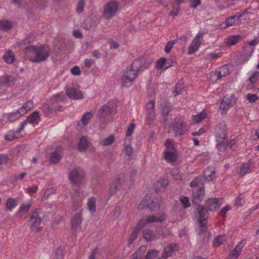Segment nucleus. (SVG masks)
<instances>
[{
	"instance_id": "1",
	"label": "nucleus",
	"mask_w": 259,
	"mask_h": 259,
	"mask_svg": "<svg viewBox=\"0 0 259 259\" xmlns=\"http://www.w3.org/2000/svg\"><path fill=\"white\" fill-rule=\"evenodd\" d=\"M223 200L222 198H210L206 200L205 205L199 206L198 207L197 220L199 223L201 231L204 230L206 227L207 215L205 209L209 211H214L220 207L223 204Z\"/></svg>"
},
{
	"instance_id": "2",
	"label": "nucleus",
	"mask_w": 259,
	"mask_h": 259,
	"mask_svg": "<svg viewBox=\"0 0 259 259\" xmlns=\"http://www.w3.org/2000/svg\"><path fill=\"white\" fill-rule=\"evenodd\" d=\"M26 53L29 54V60L33 63L45 61L50 54V49L44 46L31 45L26 49Z\"/></svg>"
},
{
	"instance_id": "3",
	"label": "nucleus",
	"mask_w": 259,
	"mask_h": 259,
	"mask_svg": "<svg viewBox=\"0 0 259 259\" xmlns=\"http://www.w3.org/2000/svg\"><path fill=\"white\" fill-rule=\"evenodd\" d=\"M215 137L217 141V148L220 151L224 150L227 145L226 125L222 122L215 130Z\"/></svg>"
},
{
	"instance_id": "4",
	"label": "nucleus",
	"mask_w": 259,
	"mask_h": 259,
	"mask_svg": "<svg viewBox=\"0 0 259 259\" xmlns=\"http://www.w3.org/2000/svg\"><path fill=\"white\" fill-rule=\"evenodd\" d=\"M166 215L163 213L157 216L151 215L143 218L138 223L137 226V228L136 230L133 231V234L134 236L136 237L141 229L146 225L157 222H162L166 219Z\"/></svg>"
},
{
	"instance_id": "5",
	"label": "nucleus",
	"mask_w": 259,
	"mask_h": 259,
	"mask_svg": "<svg viewBox=\"0 0 259 259\" xmlns=\"http://www.w3.org/2000/svg\"><path fill=\"white\" fill-rule=\"evenodd\" d=\"M119 4L117 1H111L107 3L104 6L103 17L107 20L114 17L118 9Z\"/></svg>"
},
{
	"instance_id": "6",
	"label": "nucleus",
	"mask_w": 259,
	"mask_h": 259,
	"mask_svg": "<svg viewBox=\"0 0 259 259\" xmlns=\"http://www.w3.org/2000/svg\"><path fill=\"white\" fill-rule=\"evenodd\" d=\"M148 65H144L140 59L135 60L131 67V81L134 80L138 75L139 72H142L148 67Z\"/></svg>"
},
{
	"instance_id": "7",
	"label": "nucleus",
	"mask_w": 259,
	"mask_h": 259,
	"mask_svg": "<svg viewBox=\"0 0 259 259\" xmlns=\"http://www.w3.org/2000/svg\"><path fill=\"white\" fill-rule=\"evenodd\" d=\"M41 212V209L40 208H37L32 212L30 217V220H34L30 226V229L33 230L36 228V233L40 232L42 229V227H38L42 222V218L40 216Z\"/></svg>"
},
{
	"instance_id": "8",
	"label": "nucleus",
	"mask_w": 259,
	"mask_h": 259,
	"mask_svg": "<svg viewBox=\"0 0 259 259\" xmlns=\"http://www.w3.org/2000/svg\"><path fill=\"white\" fill-rule=\"evenodd\" d=\"M84 177V174L80 168L72 169L69 174V179L73 185L81 184Z\"/></svg>"
},
{
	"instance_id": "9",
	"label": "nucleus",
	"mask_w": 259,
	"mask_h": 259,
	"mask_svg": "<svg viewBox=\"0 0 259 259\" xmlns=\"http://www.w3.org/2000/svg\"><path fill=\"white\" fill-rule=\"evenodd\" d=\"M204 36V33L200 31L192 40L190 46L188 48V54L191 55L198 50L200 46Z\"/></svg>"
},
{
	"instance_id": "10",
	"label": "nucleus",
	"mask_w": 259,
	"mask_h": 259,
	"mask_svg": "<svg viewBox=\"0 0 259 259\" xmlns=\"http://www.w3.org/2000/svg\"><path fill=\"white\" fill-rule=\"evenodd\" d=\"M236 102V98L232 94L227 95L223 99L220 106V110L222 114L225 113Z\"/></svg>"
},
{
	"instance_id": "11",
	"label": "nucleus",
	"mask_w": 259,
	"mask_h": 259,
	"mask_svg": "<svg viewBox=\"0 0 259 259\" xmlns=\"http://www.w3.org/2000/svg\"><path fill=\"white\" fill-rule=\"evenodd\" d=\"M246 14V12L244 11L242 13H236L235 15L231 16L226 20L225 22V26H223V27L226 28L239 25L241 23L243 17H245Z\"/></svg>"
},
{
	"instance_id": "12",
	"label": "nucleus",
	"mask_w": 259,
	"mask_h": 259,
	"mask_svg": "<svg viewBox=\"0 0 259 259\" xmlns=\"http://www.w3.org/2000/svg\"><path fill=\"white\" fill-rule=\"evenodd\" d=\"M172 130L177 135H182L185 134L188 131V127L184 124L182 118H179L176 119L172 124Z\"/></svg>"
},
{
	"instance_id": "13",
	"label": "nucleus",
	"mask_w": 259,
	"mask_h": 259,
	"mask_svg": "<svg viewBox=\"0 0 259 259\" xmlns=\"http://www.w3.org/2000/svg\"><path fill=\"white\" fill-rule=\"evenodd\" d=\"M113 112V109L110 106L109 103L103 105L98 110L97 117L100 119H105L110 116Z\"/></svg>"
},
{
	"instance_id": "14",
	"label": "nucleus",
	"mask_w": 259,
	"mask_h": 259,
	"mask_svg": "<svg viewBox=\"0 0 259 259\" xmlns=\"http://www.w3.org/2000/svg\"><path fill=\"white\" fill-rule=\"evenodd\" d=\"M147 206L152 210H155L160 207L159 203H155L151 200L150 196L147 195L140 204V207L143 208Z\"/></svg>"
},
{
	"instance_id": "15",
	"label": "nucleus",
	"mask_w": 259,
	"mask_h": 259,
	"mask_svg": "<svg viewBox=\"0 0 259 259\" xmlns=\"http://www.w3.org/2000/svg\"><path fill=\"white\" fill-rule=\"evenodd\" d=\"M26 124V121L21 122L20 127L17 131H11L6 135L5 138L8 141H12L21 137V132Z\"/></svg>"
},
{
	"instance_id": "16",
	"label": "nucleus",
	"mask_w": 259,
	"mask_h": 259,
	"mask_svg": "<svg viewBox=\"0 0 259 259\" xmlns=\"http://www.w3.org/2000/svg\"><path fill=\"white\" fill-rule=\"evenodd\" d=\"M66 94L69 98L74 100L81 99L83 97L82 92L75 88L68 89L66 91Z\"/></svg>"
},
{
	"instance_id": "17",
	"label": "nucleus",
	"mask_w": 259,
	"mask_h": 259,
	"mask_svg": "<svg viewBox=\"0 0 259 259\" xmlns=\"http://www.w3.org/2000/svg\"><path fill=\"white\" fill-rule=\"evenodd\" d=\"M155 102L154 101H151L146 104V110L147 111V115L146 120L149 123L152 120L155 115L154 109Z\"/></svg>"
},
{
	"instance_id": "18",
	"label": "nucleus",
	"mask_w": 259,
	"mask_h": 259,
	"mask_svg": "<svg viewBox=\"0 0 259 259\" xmlns=\"http://www.w3.org/2000/svg\"><path fill=\"white\" fill-rule=\"evenodd\" d=\"M204 196V190L203 188H200L199 190L195 189L193 192L192 201L195 204L200 203Z\"/></svg>"
},
{
	"instance_id": "19",
	"label": "nucleus",
	"mask_w": 259,
	"mask_h": 259,
	"mask_svg": "<svg viewBox=\"0 0 259 259\" xmlns=\"http://www.w3.org/2000/svg\"><path fill=\"white\" fill-rule=\"evenodd\" d=\"M243 247V242L240 241L238 243L236 247L230 251L228 256L227 259H237Z\"/></svg>"
},
{
	"instance_id": "20",
	"label": "nucleus",
	"mask_w": 259,
	"mask_h": 259,
	"mask_svg": "<svg viewBox=\"0 0 259 259\" xmlns=\"http://www.w3.org/2000/svg\"><path fill=\"white\" fill-rule=\"evenodd\" d=\"M61 108V106L60 105L51 107L47 103H44L41 106V109L46 116H50L54 111L60 110Z\"/></svg>"
},
{
	"instance_id": "21",
	"label": "nucleus",
	"mask_w": 259,
	"mask_h": 259,
	"mask_svg": "<svg viewBox=\"0 0 259 259\" xmlns=\"http://www.w3.org/2000/svg\"><path fill=\"white\" fill-rule=\"evenodd\" d=\"M178 249V246L175 244H170L164 249L163 256L166 258L171 256Z\"/></svg>"
},
{
	"instance_id": "22",
	"label": "nucleus",
	"mask_w": 259,
	"mask_h": 259,
	"mask_svg": "<svg viewBox=\"0 0 259 259\" xmlns=\"http://www.w3.org/2000/svg\"><path fill=\"white\" fill-rule=\"evenodd\" d=\"M120 83L122 88H128L130 85V71L126 69L121 76Z\"/></svg>"
},
{
	"instance_id": "23",
	"label": "nucleus",
	"mask_w": 259,
	"mask_h": 259,
	"mask_svg": "<svg viewBox=\"0 0 259 259\" xmlns=\"http://www.w3.org/2000/svg\"><path fill=\"white\" fill-rule=\"evenodd\" d=\"M251 164V162L250 161L242 164L239 167V175L241 176H244L250 172L252 168Z\"/></svg>"
},
{
	"instance_id": "24",
	"label": "nucleus",
	"mask_w": 259,
	"mask_h": 259,
	"mask_svg": "<svg viewBox=\"0 0 259 259\" xmlns=\"http://www.w3.org/2000/svg\"><path fill=\"white\" fill-rule=\"evenodd\" d=\"M121 187V183L119 178L117 179V180L113 183V184L110 186L109 189V193L110 194V196H112L115 195L118 189Z\"/></svg>"
},
{
	"instance_id": "25",
	"label": "nucleus",
	"mask_w": 259,
	"mask_h": 259,
	"mask_svg": "<svg viewBox=\"0 0 259 259\" xmlns=\"http://www.w3.org/2000/svg\"><path fill=\"white\" fill-rule=\"evenodd\" d=\"M204 180L207 181H212L215 177V172L213 168H208L203 172Z\"/></svg>"
},
{
	"instance_id": "26",
	"label": "nucleus",
	"mask_w": 259,
	"mask_h": 259,
	"mask_svg": "<svg viewBox=\"0 0 259 259\" xmlns=\"http://www.w3.org/2000/svg\"><path fill=\"white\" fill-rule=\"evenodd\" d=\"M16 80V78L11 75H4L0 78V81L4 85H11L14 84Z\"/></svg>"
},
{
	"instance_id": "27",
	"label": "nucleus",
	"mask_w": 259,
	"mask_h": 259,
	"mask_svg": "<svg viewBox=\"0 0 259 259\" xmlns=\"http://www.w3.org/2000/svg\"><path fill=\"white\" fill-rule=\"evenodd\" d=\"M143 237L147 241H152L156 238L157 237L154 232L150 230H145L143 231Z\"/></svg>"
},
{
	"instance_id": "28",
	"label": "nucleus",
	"mask_w": 259,
	"mask_h": 259,
	"mask_svg": "<svg viewBox=\"0 0 259 259\" xmlns=\"http://www.w3.org/2000/svg\"><path fill=\"white\" fill-rule=\"evenodd\" d=\"M33 106V103L32 101L30 100L27 101L24 105L21 107L19 110V113L23 115L25 114L28 110L31 109Z\"/></svg>"
},
{
	"instance_id": "29",
	"label": "nucleus",
	"mask_w": 259,
	"mask_h": 259,
	"mask_svg": "<svg viewBox=\"0 0 259 259\" xmlns=\"http://www.w3.org/2000/svg\"><path fill=\"white\" fill-rule=\"evenodd\" d=\"M171 65L167 63L166 60L165 58H161L156 63V68L160 70H165Z\"/></svg>"
},
{
	"instance_id": "30",
	"label": "nucleus",
	"mask_w": 259,
	"mask_h": 259,
	"mask_svg": "<svg viewBox=\"0 0 259 259\" xmlns=\"http://www.w3.org/2000/svg\"><path fill=\"white\" fill-rule=\"evenodd\" d=\"M39 113L38 111H35L32 113L31 116L27 118L26 120V123L29 122L31 124L37 123L39 120Z\"/></svg>"
},
{
	"instance_id": "31",
	"label": "nucleus",
	"mask_w": 259,
	"mask_h": 259,
	"mask_svg": "<svg viewBox=\"0 0 259 259\" xmlns=\"http://www.w3.org/2000/svg\"><path fill=\"white\" fill-rule=\"evenodd\" d=\"M81 222L82 218L81 215L79 213L75 214L71 221L72 228H76L80 225Z\"/></svg>"
},
{
	"instance_id": "32",
	"label": "nucleus",
	"mask_w": 259,
	"mask_h": 259,
	"mask_svg": "<svg viewBox=\"0 0 259 259\" xmlns=\"http://www.w3.org/2000/svg\"><path fill=\"white\" fill-rule=\"evenodd\" d=\"M3 58L7 63L11 64L14 62L15 56L13 51L9 50L6 52Z\"/></svg>"
},
{
	"instance_id": "33",
	"label": "nucleus",
	"mask_w": 259,
	"mask_h": 259,
	"mask_svg": "<svg viewBox=\"0 0 259 259\" xmlns=\"http://www.w3.org/2000/svg\"><path fill=\"white\" fill-rule=\"evenodd\" d=\"M13 26V23L11 21L7 20H3L0 21V29L3 31H7L10 29Z\"/></svg>"
},
{
	"instance_id": "34",
	"label": "nucleus",
	"mask_w": 259,
	"mask_h": 259,
	"mask_svg": "<svg viewBox=\"0 0 259 259\" xmlns=\"http://www.w3.org/2000/svg\"><path fill=\"white\" fill-rule=\"evenodd\" d=\"M222 55V53L221 52H212L206 54L204 57V59L205 60L211 61L221 57Z\"/></svg>"
},
{
	"instance_id": "35",
	"label": "nucleus",
	"mask_w": 259,
	"mask_h": 259,
	"mask_svg": "<svg viewBox=\"0 0 259 259\" xmlns=\"http://www.w3.org/2000/svg\"><path fill=\"white\" fill-rule=\"evenodd\" d=\"M226 240V237L225 234H221L216 237L213 241V244L215 247H219L222 245Z\"/></svg>"
},
{
	"instance_id": "36",
	"label": "nucleus",
	"mask_w": 259,
	"mask_h": 259,
	"mask_svg": "<svg viewBox=\"0 0 259 259\" xmlns=\"http://www.w3.org/2000/svg\"><path fill=\"white\" fill-rule=\"evenodd\" d=\"M18 204L16 199L10 198L7 200L6 203V209L8 210H11L13 208H15Z\"/></svg>"
},
{
	"instance_id": "37",
	"label": "nucleus",
	"mask_w": 259,
	"mask_h": 259,
	"mask_svg": "<svg viewBox=\"0 0 259 259\" xmlns=\"http://www.w3.org/2000/svg\"><path fill=\"white\" fill-rule=\"evenodd\" d=\"M171 151V150L165 151L164 152V158L168 162L175 161L177 159V156L176 154L173 151Z\"/></svg>"
},
{
	"instance_id": "38",
	"label": "nucleus",
	"mask_w": 259,
	"mask_h": 259,
	"mask_svg": "<svg viewBox=\"0 0 259 259\" xmlns=\"http://www.w3.org/2000/svg\"><path fill=\"white\" fill-rule=\"evenodd\" d=\"M89 146L88 142L87 139L84 137L80 138L78 144V149L80 151H85Z\"/></svg>"
},
{
	"instance_id": "39",
	"label": "nucleus",
	"mask_w": 259,
	"mask_h": 259,
	"mask_svg": "<svg viewBox=\"0 0 259 259\" xmlns=\"http://www.w3.org/2000/svg\"><path fill=\"white\" fill-rule=\"evenodd\" d=\"M217 70L221 77H225L230 74L229 66L227 65L221 66Z\"/></svg>"
},
{
	"instance_id": "40",
	"label": "nucleus",
	"mask_w": 259,
	"mask_h": 259,
	"mask_svg": "<svg viewBox=\"0 0 259 259\" xmlns=\"http://www.w3.org/2000/svg\"><path fill=\"white\" fill-rule=\"evenodd\" d=\"M61 158L60 153L58 151H55L50 155V161L53 163H57Z\"/></svg>"
},
{
	"instance_id": "41",
	"label": "nucleus",
	"mask_w": 259,
	"mask_h": 259,
	"mask_svg": "<svg viewBox=\"0 0 259 259\" xmlns=\"http://www.w3.org/2000/svg\"><path fill=\"white\" fill-rule=\"evenodd\" d=\"M88 207L91 212H95L96 210V199L94 197L90 198L88 202Z\"/></svg>"
},
{
	"instance_id": "42",
	"label": "nucleus",
	"mask_w": 259,
	"mask_h": 259,
	"mask_svg": "<svg viewBox=\"0 0 259 259\" xmlns=\"http://www.w3.org/2000/svg\"><path fill=\"white\" fill-rule=\"evenodd\" d=\"M240 38V35L230 36L226 39V42L228 45H234L239 41Z\"/></svg>"
},
{
	"instance_id": "43",
	"label": "nucleus",
	"mask_w": 259,
	"mask_h": 259,
	"mask_svg": "<svg viewBox=\"0 0 259 259\" xmlns=\"http://www.w3.org/2000/svg\"><path fill=\"white\" fill-rule=\"evenodd\" d=\"M184 91V82L183 81H179L175 87V91L174 92L175 94V96H177L182 94Z\"/></svg>"
},
{
	"instance_id": "44",
	"label": "nucleus",
	"mask_w": 259,
	"mask_h": 259,
	"mask_svg": "<svg viewBox=\"0 0 259 259\" xmlns=\"http://www.w3.org/2000/svg\"><path fill=\"white\" fill-rule=\"evenodd\" d=\"M250 73V76L249 77V80L251 84L255 83L258 79L259 78V72L257 71H253L252 72L248 73Z\"/></svg>"
},
{
	"instance_id": "45",
	"label": "nucleus",
	"mask_w": 259,
	"mask_h": 259,
	"mask_svg": "<svg viewBox=\"0 0 259 259\" xmlns=\"http://www.w3.org/2000/svg\"><path fill=\"white\" fill-rule=\"evenodd\" d=\"M7 116L9 120L11 122H13L18 119L22 115L19 113V110H18L17 112L11 113Z\"/></svg>"
},
{
	"instance_id": "46",
	"label": "nucleus",
	"mask_w": 259,
	"mask_h": 259,
	"mask_svg": "<svg viewBox=\"0 0 259 259\" xmlns=\"http://www.w3.org/2000/svg\"><path fill=\"white\" fill-rule=\"evenodd\" d=\"M114 136L110 135L108 138L102 140L101 144L104 146H109L114 142Z\"/></svg>"
},
{
	"instance_id": "47",
	"label": "nucleus",
	"mask_w": 259,
	"mask_h": 259,
	"mask_svg": "<svg viewBox=\"0 0 259 259\" xmlns=\"http://www.w3.org/2000/svg\"><path fill=\"white\" fill-rule=\"evenodd\" d=\"M92 113L91 112H88L85 113L81 118V122L82 123L83 126H84L87 125L90 119L92 117Z\"/></svg>"
},
{
	"instance_id": "48",
	"label": "nucleus",
	"mask_w": 259,
	"mask_h": 259,
	"mask_svg": "<svg viewBox=\"0 0 259 259\" xmlns=\"http://www.w3.org/2000/svg\"><path fill=\"white\" fill-rule=\"evenodd\" d=\"M31 203H29L27 204H22L19 209V210L18 211V213H26L28 212L30 207H31Z\"/></svg>"
},
{
	"instance_id": "49",
	"label": "nucleus",
	"mask_w": 259,
	"mask_h": 259,
	"mask_svg": "<svg viewBox=\"0 0 259 259\" xmlns=\"http://www.w3.org/2000/svg\"><path fill=\"white\" fill-rule=\"evenodd\" d=\"M64 95L62 94H57L53 95L51 98V102L53 103H59L62 101L64 98Z\"/></svg>"
},
{
	"instance_id": "50",
	"label": "nucleus",
	"mask_w": 259,
	"mask_h": 259,
	"mask_svg": "<svg viewBox=\"0 0 259 259\" xmlns=\"http://www.w3.org/2000/svg\"><path fill=\"white\" fill-rule=\"evenodd\" d=\"M164 145L165 146V151L174 150V144L173 140L168 139L165 142Z\"/></svg>"
},
{
	"instance_id": "51",
	"label": "nucleus",
	"mask_w": 259,
	"mask_h": 259,
	"mask_svg": "<svg viewBox=\"0 0 259 259\" xmlns=\"http://www.w3.org/2000/svg\"><path fill=\"white\" fill-rule=\"evenodd\" d=\"M84 5V0H79L77 4L76 9V11L77 13L80 14L83 11Z\"/></svg>"
},
{
	"instance_id": "52",
	"label": "nucleus",
	"mask_w": 259,
	"mask_h": 259,
	"mask_svg": "<svg viewBox=\"0 0 259 259\" xmlns=\"http://www.w3.org/2000/svg\"><path fill=\"white\" fill-rule=\"evenodd\" d=\"M180 200L184 208H187L190 206V202L188 197L182 196L180 197Z\"/></svg>"
},
{
	"instance_id": "53",
	"label": "nucleus",
	"mask_w": 259,
	"mask_h": 259,
	"mask_svg": "<svg viewBox=\"0 0 259 259\" xmlns=\"http://www.w3.org/2000/svg\"><path fill=\"white\" fill-rule=\"evenodd\" d=\"M206 117V113L204 112H201L198 114L193 115V119L196 122H200L203 119Z\"/></svg>"
},
{
	"instance_id": "54",
	"label": "nucleus",
	"mask_w": 259,
	"mask_h": 259,
	"mask_svg": "<svg viewBox=\"0 0 259 259\" xmlns=\"http://www.w3.org/2000/svg\"><path fill=\"white\" fill-rule=\"evenodd\" d=\"M177 42V40H172L168 41L165 47L164 51L166 53H168L170 52L171 48Z\"/></svg>"
},
{
	"instance_id": "55",
	"label": "nucleus",
	"mask_w": 259,
	"mask_h": 259,
	"mask_svg": "<svg viewBox=\"0 0 259 259\" xmlns=\"http://www.w3.org/2000/svg\"><path fill=\"white\" fill-rule=\"evenodd\" d=\"M158 251L156 250H152L147 252L146 255V259H153L158 256Z\"/></svg>"
},
{
	"instance_id": "56",
	"label": "nucleus",
	"mask_w": 259,
	"mask_h": 259,
	"mask_svg": "<svg viewBox=\"0 0 259 259\" xmlns=\"http://www.w3.org/2000/svg\"><path fill=\"white\" fill-rule=\"evenodd\" d=\"M221 77L220 75L218 73V70H216L215 71H213L211 72L210 79L212 82H215L218 80H219Z\"/></svg>"
},
{
	"instance_id": "57",
	"label": "nucleus",
	"mask_w": 259,
	"mask_h": 259,
	"mask_svg": "<svg viewBox=\"0 0 259 259\" xmlns=\"http://www.w3.org/2000/svg\"><path fill=\"white\" fill-rule=\"evenodd\" d=\"M245 203V199L242 194L239 195L235 199V204L237 206L243 205Z\"/></svg>"
},
{
	"instance_id": "58",
	"label": "nucleus",
	"mask_w": 259,
	"mask_h": 259,
	"mask_svg": "<svg viewBox=\"0 0 259 259\" xmlns=\"http://www.w3.org/2000/svg\"><path fill=\"white\" fill-rule=\"evenodd\" d=\"M246 98L250 103H253L258 100V97L255 94H248L246 95Z\"/></svg>"
},
{
	"instance_id": "59",
	"label": "nucleus",
	"mask_w": 259,
	"mask_h": 259,
	"mask_svg": "<svg viewBox=\"0 0 259 259\" xmlns=\"http://www.w3.org/2000/svg\"><path fill=\"white\" fill-rule=\"evenodd\" d=\"M100 253L97 248H95L89 256V259H97L99 256Z\"/></svg>"
},
{
	"instance_id": "60",
	"label": "nucleus",
	"mask_w": 259,
	"mask_h": 259,
	"mask_svg": "<svg viewBox=\"0 0 259 259\" xmlns=\"http://www.w3.org/2000/svg\"><path fill=\"white\" fill-rule=\"evenodd\" d=\"M35 39V36L33 35L29 36L28 37L23 40V42L24 45H28L33 42Z\"/></svg>"
},
{
	"instance_id": "61",
	"label": "nucleus",
	"mask_w": 259,
	"mask_h": 259,
	"mask_svg": "<svg viewBox=\"0 0 259 259\" xmlns=\"http://www.w3.org/2000/svg\"><path fill=\"white\" fill-rule=\"evenodd\" d=\"M71 72L75 75H79L81 73V71L78 66H75L71 69Z\"/></svg>"
},
{
	"instance_id": "62",
	"label": "nucleus",
	"mask_w": 259,
	"mask_h": 259,
	"mask_svg": "<svg viewBox=\"0 0 259 259\" xmlns=\"http://www.w3.org/2000/svg\"><path fill=\"white\" fill-rule=\"evenodd\" d=\"M56 257L57 259H63L64 257L63 251L60 248H58L56 252Z\"/></svg>"
},
{
	"instance_id": "63",
	"label": "nucleus",
	"mask_w": 259,
	"mask_h": 259,
	"mask_svg": "<svg viewBox=\"0 0 259 259\" xmlns=\"http://www.w3.org/2000/svg\"><path fill=\"white\" fill-rule=\"evenodd\" d=\"M8 160V156L6 154H0V165L5 164Z\"/></svg>"
},
{
	"instance_id": "64",
	"label": "nucleus",
	"mask_w": 259,
	"mask_h": 259,
	"mask_svg": "<svg viewBox=\"0 0 259 259\" xmlns=\"http://www.w3.org/2000/svg\"><path fill=\"white\" fill-rule=\"evenodd\" d=\"M201 4L200 0H190V6L192 8H196L198 6Z\"/></svg>"
}]
</instances>
